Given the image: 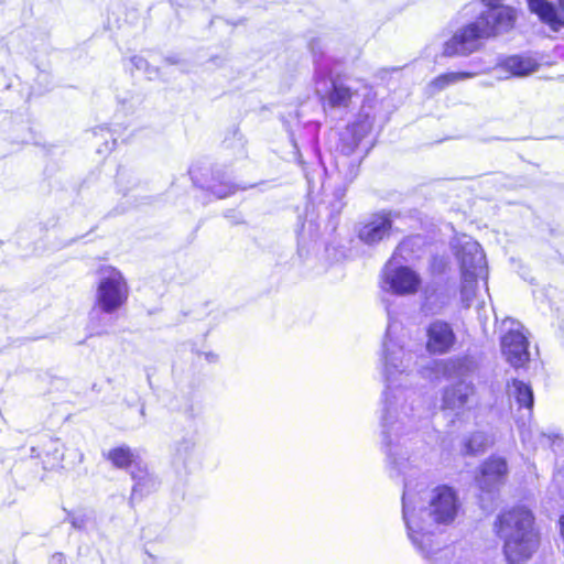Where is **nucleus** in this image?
Segmentation results:
<instances>
[{"mask_svg":"<svg viewBox=\"0 0 564 564\" xmlns=\"http://www.w3.org/2000/svg\"><path fill=\"white\" fill-rule=\"evenodd\" d=\"M389 324L382 343L381 362L386 380L383 392V410L381 415L382 445L387 459L393 468L402 471L408 460L405 453L401 452V438L427 421L430 410L421 405L414 406L417 401L416 392L404 386L416 366V354L405 343V334L401 324L392 321Z\"/></svg>","mask_w":564,"mask_h":564,"instance_id":"f257e3e1","label":"nucleus"},{"mask_svg":"<svg viewBox=\"0 0 564 564\" xmlns=\"http://www.w3.org/2000/svg\"><path fill=\"white\" fill-rule=\"evenodd\" d=\"M426 499L427 506L417 509L421 490H416L411 480H404L402 514L412 544L427 564H471L462 553L457 554L455 546H443L435 533L437 524L452 523L458 513L455 490L446 485L437 486Z\"/></svg>","mask_w":564,"mask_h":564,"instance_id":"f03ea898","label":"nucleus"},{"mask_svg":"<svg viewBox=\"0 0 564 564\" xmlns=\"http://www.w3.org/2000/svg\"><path fill=\"white\" fill-rule=\"evenodd\" d=\"M475 20L458 29L444 44V56H466L481 46V41L509 32L516 23L517 11L503 0H478L464 9Z\"/></svg>","mask_w":564,"mask_h":564,"instance_id":"7ed1b4c3","label":"nucleus"},{"mask_svg":"<svg viewBox=\"0 0 564 564\" xmlns=\"http://www.w3.org/2000/svg\"><path fill=\"white\" fill-rule=\"evenodd\" d=\"M373 127V119L368 113H360L358 118L340 132L336 147L335 167L344 185L333 193V200L328 203L330 216L338 215L345 206L346 187L359 172L362 158L372 148V140H368Z\"/></svg>","mask_w":564,"mask_h":564,"instance_id":"20e7f679","label":"nucleus"},{"mask_svg":"<svg viewBox=\"0 0 564 564\" xmlns=\"http://www.w3.org/2000/svg\"><path fill=\"white\" fill-rule=\"evenodd\" d=\"M494 530L503 543L502 551L510 564L528 561L539 546L534 516L525 507L501 512L494 523Z\"/></svg>","mask_w":564,"mask_h":564,"instance_id":"39448f33","label":"nucleus"},{"mask_svg":"<svg viewBox=\"0 0 564 564\" xmlns=\"http://www.w3.org/2000/svg\"><path fill=\"white\" fill-rule=\"evenodd\" d=\"M314 57L315 93L319 98L323 110L327 115L346 113L358 96V90L352 88L347 78L334 75L328 58L324 55L322 41L316 39L310 43Z\"/></svg>","mask_w":564,"mask_h":564,"instance_id":"423d86ee","label":"nucleus"},{"mask_svg":"<svg viewBox=\"0 0 564 564\" xmlns=\"http://www.w3.org/2000/svg\"><path fill=\"white\" fill-rule=\"evenodd\" d=\"M508 394L519 405V410L523 411L522 415L517 419L522 442L530 444L533 448L536 446H550L556 435L546 434L538 427L530 425L534 404V395L530 384L513 379L511 383L508 384Z\"/></svg>","mask_w":564,"mask_h":564,"instance_id":"0eeeda50","label":"nucleus"},{"mask_svg":"<svg viewBox=\"0 0 564 564\" xmlns=\"http://www.w3.org/2000/svg\"><path fill=\"white\" fill-rule=\"evenodd\" d=\"M98 276L96 307L105 314H112L128 300V282L121 271L110 265L101 267Z\"/></svg>","mask_w":564,"mask_h":564,"instance_id":"6e6552de","label":"nucleus"},{"mask_svg":"<svg viewBox=\"0 0 564 564\" xmlns=\"http://www.w3.org/2000/svg\"><path fill=\"white\" fill-rule=\"evenodd\" d=\"M503 335L500 338L501 352L508 364L524 368L530 360L529 340L521 323L507 318L502 322Z\"/></svg>","mask_w":564,"mask_h":564,"instance_id":"1a4fd4ad","label":"nucleus"},{"mask_svg":"<svg viewBox=\"0 0 564 564\" xmlns=\"http://www.w3.org/2000/svg\"><path fill=\"white\" fill-rule=\"evenodd\" d=\"M425 348L434 356H442L451 352L457 344V335L453 324L445 319L435 318L425 327Z\"/></svg>","mask_w":564,"mask_h":564,"instance_id":"9d476101","label":"nucleus"},{"mask_svg":"<svg viewBox=\"0 0 564 564\" xmlns=\"http://www.w3.org/2000/svg\"><path fill=\"white\" fill-rule=\"evenodd\" d=\"M507 475V460L492 455L481 464L476 481L482 495H489L490 501H492L495 494L505 484Z\"/></svg>","mask_w":564,"mask_h":564,"instance_id":"9b49d317","label":"nucleus"},{"mask_svg":"<svg viewBox=\"0 0 564 564\" xmlns=\"http://www.w3.org/2000/svg\"><path fill=\"white\" fill-rule=\"evenodd\" d=\"M452 248L459 261L460 273H463V264L467 263L469 273L487 276V261L481 246L469 236H463L452 241Z\"/></svg>","mask_w":564,"mask_h":564,"instance_id":"f8f14e48","label":"nucleus"},{"mask_svg":"<svg viewBox=\"0 0 564 564\" xmlns=\"http://www.w3.org/2000/svg\"><path fill=\"white\" fill-rule=\"evenodd\" d=\"M384 288L394 294H413L421 284L420 275L408 267H398L394 269L386 268L383 272Z\"/></svg>","mask_w":564,"mask_h":564,"instance_id":"ddd939ff","label":"nucleus"},{"mask_svg":"<svg viewBox=\"0 0 564 564\" xmlns=\"http://www.w3.org/2000/svg\"><path fill=\"white\" fill-rule=\"evenodd\" d=\"M392 223L390 212L376 213L359 228L358 238L368 246L376 245L389 237Z\"/></svg>","mask_w":564,"mask_h":564,"instance_id":"4468645a","label":"nucleus"},{"mask_svg":"<svg viewBox=\"0 0 564 564\" xmlns=\"http://www.w3.org/2000/svg\"><path fill=\"white\" fill-rule=\"evenodd\" d=\"M531 12L546 24L552 31L557 32L564 26V0H558V6L547 0H527Z\"/></svg>","mask_w":564,"mask_h":564,"instance_id":"2eb2a0df","label":"nucleus"},{"mask_svg":"<svg viewBox=\"0 0 564 564\" xmlns=\"http://www.w3.org/2000/svg\"><path fill=\"white\" fill-rule=\"evenodd\" d=\"M133 480L130 502L134 503L155 491L159 487L158 477L151 473L144 463L135 464L130 473Z\"/></svg>","mask_w":564,"mask_h":564,"instance_id":"dca6fc26","label":"nucleus"},{"mask_svg":"<svg viewBox=\"0 0 564 564\" xmlns=\"http://www.w3.org/2000/svg\"><path fill=\"white\" fill-rule=\"evenodd\" d=\"M474 384L465 380H460L449 387H446L442 395V409L459 412L466 408L469 398L474 395Z\"/></svg>","mask_w":564,"mask_h":564,"instance_id":"f3484780","label":"nucleus"},{"mask_svg":"<svg viewBox=\"0 0 564 564\" xmlns=\"http://www.w3.org/2000/svg\"><path fill=\"white\" fill-rule=\"evenodd\" d=\"M538 67V63L530 57L512 55L500 59L495 70L499 73V79H507L511 76H528L534 73Z\"/></svg>","mask_w":564,"mask_h":564,"instance_id":"a211bd4d","label":"nucleus"},{"mask_svg":"<svg viewBox=\"0 0 564 564\" xmlns=\"http://www.w3.org/2000/svg\"><path fill=\"white\" fill-rule=\"evenodd\" d=\"M454 294L446 285L427 284L423 290L422 310L426 314H440L449 305Z\"/></svg>","mask_w":564,"mask_h":564,"instance_id":"6ab92c4d","label":"nucleus"},{"mask_svg":"<svg viewBox=\"0 0 564 564\" xmlns=\"http://www.w3.org/2000/svg\"><path fill=\"white\" fill-rule=\"evenodd\" d=\"M194 451L195 441L192 436H183L171 445L170 460L177 473L187 470L193 460Z\"/></svg>","mask_w":564,"mask_h":564,"instance_id":"aec40b11","label":"nucleus"},{"mask_svg":"<svg viewBox=\"0 0 564 564\" xmlns=\"http://www.w3.org/2000/svg\"><path fill=\"white\" fill-rule=\"evenodd\" d=\"M102 457L108 460L115 468L128 469L134 468L135 464H140L139 453L128 445H120L102 452Z\"/></svg>","mask_w":564,"mask_h":564,"instance_id":"412c9836","label":"nucleus"},{"mask_svg":"<svg viewBox=\"0 0 564 564\" xmlns=\"http://www.w3.org/2000/svg\"><path fill=\"white\" fill-rule=\"evenodd\" d=\"M31 453L32 457H41V455L44 454L48 458L47 464H50L51 467L58 465L64 458L63 444L59 440L51 437L44 441L43 446H32Z\"/></svg>","mask_w":564,"mask_h":564,"instance_id":"4be33fe9","label":"nucleus"},{"mask_svg":"<svg viewBox=\"0 0 564 564\" xmlns=\"http://www.w3.org/2000/svg\"><path fill=\"white\" fill-rule=\"evenodd\" d=\"M460 301L463 306L468 308L475 297L478 279H486L487 276L477 275L475 272H473V274L469 273V269L466 262L463 264V273H460Z\"/></svg>","mask_w":564,"mask_h":564,"instance_id":"5701e85b","label":"nucleus"},{"mask_svg":"<svg viewBox=\"0 0 564 564\" xmlns=\"http://www.w3.org/2000/svg\"><path fill=\"white\" fill-rule=\"evenodd\" d=\"M238 185L230 181L225 172L216 170L213 172L210 184L207 186L217 198H225L234 194L238 189Z\"/></svg>","mask_w":564,"mask_h":564,"instance_id":"b1692460","label":"nucleus"},{"mask_svg":"<svg viewBox=\"0 0 564 564\" xmlns=\"http://www.w3.org/2000/svg\"><path fill=\"white\" fill-rule=\"evenodd\" d=\"M475 76H476V73H471V72L445 73V74H442V75L437 76L436 78H434L430 83L429 88L432 94H435V93H438V91L445 89L449 85H453L460 80L473 78Z\"/></svg>","mask_w":564,"mask_h":564,"instance_id":"393cba45","label":"nucleus"},{"mask_svg":"<svg viewBox=\"0 0 564 564\" xmlns=\"http://www.w3.org/2000/svg\"><path fill=\"white\" fill-rule=\"evenodd\" d=\"M489 443L488 436L484 432H475L470 434L465 441L463 445V454L464 455H478L487 448Z\"/></svg>","mask_w":564,"mask_h":564,"instance_id":"a878e982","label":"nucleus"},{"mask_svg":"<svg viewBox=\"0 0 564 564\" xmlns=\"http://www.w3.org/2000/svg\"><path fill=\"white\" fill-rule=\"evenodd\" d=\"M94 138L96 139V143L101 141V144L98 145V153H107L110 152L117 142V138L115 137V131L110 130L108 127H98L93 132Z\"/></svg>","mask_w":564,"mask_h":564,"instance_id":"bb28decb","label":"nucleus"},{"mask_svg":"<svg viewBox=\"0 0 564 564\" xmlns=\"http://www.w3.org/2000/svg\"><path fill=\"white\" fill-rule=\"evenodd\" d=\"M117 186L119 187V191L123 193V195H127L130 187L128 185H131V187L135 186L138 183V177L135 175V172L126 167H120L117 172Z\"/></svg>","mask_w":564,"mask_h":564,"instance_id":"cd10ccee","label":"nucleus"},{"mask_svg":"<svg viewBox=\"0 0 564 564\" xmlns=\"http://www.w3.org/2000/svg\"><path fill=\"white\" fill-rule=\"evenodd\" d=\"M131 63L137 70L143 72L149 79L155 78L159 74L158 68L150 66L149 62L142 56H133Z\"/></svg>","mask_w":564,"mask_h":564,"instance_id":"c85d7f7f","label":"nucleus"},{"mask_svg":"<svg viewBox=\"0 0 564 564\" xmlns=\"http://www.w3.org/2000/svg\"><path fill=\"white\" fill-rule=\"evenodd\" d=\"M449 260L446 256L435 254L430 260V271L433 275H441L446 272Z\"/></svg>","mask_w":564,"mask_h":564,"instance_id":"c756f323","label":"nucleus"},{"mask_svg":"<svg viewBox=\"0 0 564 564\" xmlns=\"http://www.w3.org/2000/svg\"><path fill=\"white\" fill-rule=\"evenodd\" d=\"M68 520L74 529L84 530L88 522V517L83 512L70 513L68 514Z\"/></svg>","mask_w":564,"mask_h":564,"instance_id":"7c9ffc66","label":"nucleus"},{"mask_svg":"<svg viewBox=\"0 0 564 564\" xmlns=\"http://www.w3.org/2000/svg\"><path fill=\"white\" fill-rule=\"evenodd\" d=\"M51 562L53 564H64L65 563V555L63 553H55L51 557Z\"/></svg>","mask_w":564,"mask_h":564,"instance_id":"2f4dec72","label":"nucleus"},{"mask_svg":"<svg viewBox=\"0 0 564 564\" xmlns=\"http://www.w3.org/2000/svg\"><path fill=\"white\" fill-rule=\"evenodd\" d=\"M204 358L209 364H215L218 361V356L215 352L208 351L204 354Z\"/></svg>","mask_w":564,"mask_h":564,"instance_id":"473e14b6","label":"nucleus"},{"mask_svg":"<svg viewBox=\"0 0 564 564\" xmlns=\"http://www.w3.org/2000/svg\"><path fill=\"white\" fill-rule=\"evenodd\" d=\"M165 61L169 63V64H177L178 63V58L175 57V56H167L165 57Z\"/></svg>","mask_w":564,"mask_h":564,"instance_id":"72a5a7b5","label":"nucleus"},{"mask_svg":"<svg viewBox=\"0 0 564 564\" xmlns=\"http://www.w3.org/2000/svg\"><path fill=\"white\" fill-rule=\"evenodd\" d=\"M563 469H564V459L560 463V466H558V469H557V475H558V476L564 477V471H563Z\"/></svg>","mask_w":564,"mask_h":564,"instance_id":"f704fd0d","label":"nucleus"},{"mask_svg":"<svg viewBox=\"0 0 564 564\" xmlns=\"http://www.w3.org/2000/svg\"><path fill=\"white\" fill-rule=\"evenodd\" d=\"M480 502H481V508H484V509H487L490 507L489 505L486 503L484 496L480 497Z\"/></svg>","mask_w":564,"mask_h":564,"instance_id":"c9c22d12","label":"nucleus"},{"mask_svg":"<svg viewBox=\"0 0 564 564\" xmlns=\"http://www.w3.org/2000/svg\"><path fill=\"white\" fill-rule=\"evenodd\" d=\"M311 126L314 128V130H315V131H317V130H318V124H317V123L312 122V123H311Z\"/></svg>","mask_w":564,"mask_h":564,"instance_id":"e433bc0d","label":"nucleus"},{"mask_svg":"<svg viewBox=\"0 0 564 564\" xmlns=\"http://www.w3.org/2000/svg\"><path fill=\"white\" fill-rule=\"evenodd\" d=\"M46 77H47V74H44V73H43V74H41V75L39 76V79H40V78L45 79Z\"/></svg>","mask_w":564,"mask_h":564,"instance_id":"4c0bfd02","label":"nucleus"}]
</instances>
